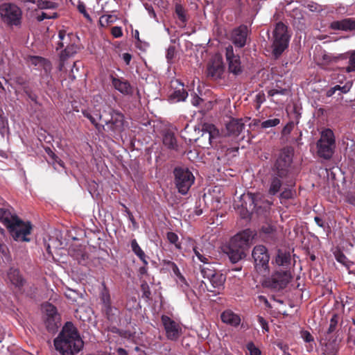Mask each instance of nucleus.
Instances as JSON below:
<instances>
[{"mask_svg": "<svg viewBox=\"0 0 355 355\" xmlns=\"http://www.w3.org/2000/svg\"><path fill=\"white\" fill-rule=\"evenodd\" d=\"M293 150L292 148H284L277 159L268 175V194L275 196L279 193L283 184V180L288 175L293 161Z\"/></svg>", "mask_w": 355, "mask_h": 355, "instance_id": "obj_1", "label": "nucleus"}, {"mask_svg": "<svg viewBox=\"0 0 355 355\" xmlns=\"http://www.w3.org/2000/svg\"><path fill=\"white\" fill-rule=\"evenodd\" d=\"M55 349L61 355H75L83 347L84 343L77 329L71 322H67L53 341Z\"/></svg>", "mask_w": 355, "mask_h": 355, "instance_id": "obj_2", "label": "nucleus"}, {"mask_svg": "<svg viewBox=\"0 0 355 355\" xmlns=\"http://www.w3.org/2000/svg\"><path fill=\"white\" fill-rule=\"evenodd\" d=\"M0 222L8 228L15 241H30L28 236L31 234L32 226L29 222H24L9 209L4 208H0Z\"/></svg>", "mask_w": 355, "mask_h": 355, "instance_id": "obj_3", "label": "nucleus"}, {"mask_svg": "<svg viewBox=\"0 0 355 355\" xmlns=\"http://www.w3.org/2000/svg\"><path fill=\"white\" fill-rule=\"evenodd\" d=\"M200 272L205 279L202 281V284L205 285V289L208 292L219 293L223 288L225 276L216 270L211 264L201 266Z\"/></svg>", "mask_w": 355, "mask_h": 355, "instance_id": "obj_4", "label": "nucleus"}, {"mask_svg": "<svg viewBox=\"0 0 355 355\" xmlns=\"http://www.w3.org/2000/svg\"><path fill=\"white\" fill-rule=\"evenodd\" d=\"M318 155L326 160L330 159L335 151L336 139L334 132L325 128L320 132V137L316 143Z\"/></svg>", "mask_w": 355, "mask_h": 355, "instance_id": "obj_5", "label": "nucleus"}, {"mask_svg": "<svg viewBox=\"0 0 355 355\" xmlns=\"http://www.w3.org/2000/svg\"><path fill=\"white\" fill-rule=\"evenodd\" d=\"M0 16L2 21L8 26H17L21 24L22 12L15 4L3 3L0 6Z\"/></svg>", "mask_w": 355, "mask_h": 355, "instance_id": "obj_6", "label": "nucleus"}, {"mask_svg": "<svg viewBox=\"0 0 355 355\" xmlns=\"http://www.w3.org/2000/svg\"><path fill=\"white\" fill-rule=\"evenodd\" d=\"M287 27L282 22L277 24L273 31L272 53L276 58L279 57L288 47V37L286 34Z\"/></svg>", "mask_w": 355, "mask_h": 355, "instance_id": "obj_7", "label": "nucleus"}, {"mask_svg": "<svg viewBox=\"0 0 355 355\" xmlns=\"http://www.w3.org/2000/svg\"><path fill=\"white\" fill-rule=\"evenodd\" d=\"M175 183L178 191L184 195L187 193L194 182V176L187 168L178 167L174 170Z\"/></svg>", "mask_w": 355, "mask_h": 355, "instance_id": "obj_8", "label": "nucleus"}, {"mask_svg": "<svg viewBox=\"0 0 355 355\" xmlns=\"http://www.w3.org/2000/svg\"><path fill=\"white\" fill-rule=\"evenodd\" d=\"M292 279L288 270H279L275 272L270 278L265 281L266 287L279 291L284 288Z\"/></svg>", "mask_w": 355, "mask_h": 355, "instance_id": "obj_9", "label": "nucleus"}, {"mask_svg": "<svg viewBox=\"0 0 355 355\" xmlns=\"http://www.w3.org/2000/svg\"><path fill=\"white\" fill-rule=\"evenodd\" d=\"M254 261L255 268L260 272H266L269 270L268 263L270 257L266 248L262 245L254 248L252 253Z\"/></svg>", "mask_w": 355, "mask_h": 355, "instance_id": "obj_10", "label": "nucleus"}, {"mask_svg": "<svg viewBox=\"0 0 355 355\" xmlns=\"http://www.w3.org/2000/svg\"><path fill=\"white\" fill-rule=\"evenodd\" d=\"M218 130L213 125H206L202 129V135L196 139L198 145L203 148L214 146L218 138Z\"/></svg>", "mask_w": 355, "mask_h": 355, "instance_id": "obj_11", "label": "nucleus"}, {"mask_svg": "<svg viewBox=\"0 0 355 355\" xmlns=\"http://www.w3.org/2000/svg\"><path fill=\"white\" fill-rule=\"evenodd\" d=\"M162 323L166 331V336L171 340H177L182 334V329L178 322L170 317L163 315L161 318Z\"/></svg>", "mask_w": 355, "mask_h": 355, "instance_id": "obj_12", "label": "nucleus"}, {"mask_svg": "<svg viewBox=\"0 0 355 355\" xmlns=\"http://www.w3.org/2000/svg\"><path fill=\"white\" fill-rule=\"evenodd\" d=\"M110 115L111 119L105 121L107 131L111 132L113 136H120L125 130L124 116L121 113L116 111H112Z\"/></svg>", "mask_w": 355, "mask_h": 355, "instance_id": "obj_13", "label": "nucleus"}, {"mask_svg": "<svg viewBox=\"0 0 355 355\" xmlns=\"http://www.w3.org/2000/svg\"><path fill=\"white\" fill-rule=\"evenodd\" d=\"M340 342L338 336L320 335V345L324 355H336Z\"/></svg>", "mask_w": 355, "mask_h": 355, "instance_id": "obj_14", "label": "nucleus"}, {"mask_svg": "<svg viewBox=\"0 0 355 355\" xmlns=\"http://www.w3.org/2000/svg\"><path fill=\"white\" fill-rule=\"evenodd\" d=\"M254 233L249 229L245 230L243 232L238 233L234 236L230 240V244L234 248H239L246 251L249 246L250 242L254 238Z\"/></svg>", "mask_w": 355, "mask_h": 355, "instance_id": "obj_15", "label": "nucleus"}, {"mask_svg": "<svg viewBox=\"0 0 355 355\" xmlns=\"http://www.w3.org/2000/svg\"><path fill=\"white\" fill-rule=\"evenodd\" d=\"M242 198L245 202V207L252 211L257 208H261L263 203H266V207L270 205L268 200L263 202V196L260 193H248L244 194Z\"/></svg>", "mask_w": 355, "mask_h": 355, "instance_id": "obj_16", "label": "nucleus"}, {"mask_svg": "<svg viewBox=\"0 0 355 355\" xmlns=\"http://www.w3.org/2000/svg\"><path fill=\"white\" fill-rule=\"evenodd\" d=\"M225 56L229 64V70L231 73L238 75L242 71L240 58L234 55L233 47L229 45L225 49Z\"/></svg>", "mask_w": 355, "mask_h": 355, "instance_id": "obj_17", "label": "nucleus"}, {"mask_svg": "<svg viewBox=\"0 0 355 355\" xmlns=\"http://www.w3.org/2000/svg\"><path fill=\"white\" fill-rule=\"evenodd\" d=\"M224 66L220 57H215L207 67V76L213 80L221 78Z\"/></svg>", "mask_w": 355, "mask_h": 355, "instance_id": "obj_18", "label": "nucleus"}, {"mask_svg": "<svg viewBox=\"0 0 355 355\" xmlns=\"http://www.w3.org/2000/svg\"><path fill=\"white\" fill-rule=\"evenodd\" d=\"M248 31V27L244 25L234 29L231 35L233 44L239 48L243 47L246 43Z\"/></svg>", "mask_w": 355, "mask_h": 355, "instance_id": "obj_19", "label": "nucleus"}, {"mask_svg": "<svg viewBox=\"0 0 355 355\" xmlns=\"http://www.w3.org/2000/svg\"><path fill=\"white\" fill-rule=\"evenodd\" d=\"M112 83L113 87L120 93L124 95H130L132 94V87L128 80L123 78L112 77Z\"/></svg>", "mask_w": 355, "mask_h": 355, "instance_id": "obj_20", "label": "nucleus"}, {"mask_svg": "<svg viewBox=\"0 0 355 355\" xmlns=\"http://www.w3.org/2000/svg\"><path fill=\"white\" fill-rule=\"evenodd\" d=\"M244 123L240 119H232L226 125L228 135L238 136L244 128Z\"/></svg>", "mask_w": 355, "mask_h": 355, "instance_id": "obj_21", "label": "nucleus"}, {"mask_svg": "<svg viewBox=\"0 0 355 355\" xmlns=\"http://www.w3.org/2000/svg\"><path fill=\"white\" fill-rule=\"evenodd\" d=\"M221 320L224 323L237 327L241 322V318L231 310H226L221 313Z\"/></svg>", "mask_w": 355, "mask_h": 355, "instance_id": "obj_22", "label": "nucleus"}, {"mask_svg": "<svg viewBox=\"0 0 355 355\" xmlns=\"http://www.w3.org/2000/svg\"><path fill=\"white\" fill-rule=\"evenodd\" d=\"M78 51V46L73 44L66 46L64 51L60 53V71H62L64 65V61L70 57H72Z\"/></svg>", "mask_w": 355, "mask_h": 355, "instance_id": "obj_23", "label": "nucleus"}, {"mask_svg": "<svg viewBox=\"0 0 355 355\" xmlns=\"http://www.w3.org/2000/svg\"><path fill=\"white\" fill-rule=\"evenodd\" d=\"M227 254L232 263H237L245 257V251L239 248L229 245Z\"/></svg>", "mask_w": 355, "mask_h": 355, "instance_id": "obj_24", "label": "nucleus"}, {"mask_svg": "<svg viewBox=\"0 0 355 355\" xmlns=\"http://www.w3.org/2000/svg\"><path fill=\"white\" fill-rule=\"evenodd\" d=\"M163 144L170 149L176 150L178 148L177 141L174 134L169 131L164 133L163 137Z\"/></svg>", "mask_w": 355, "mask_h": 355, "instance_id": "obj_25", "label": "nucleus"}, {"mask_svg": "<svg viewBox=\"0 0 355 355\" xmlns=\"http://www.w3.org/2000/svg\"><path fill=\"white\" fill-rule=\"evenodd\" d=\"M338 320L339 317L336 314H334L329 321L328 329L320 335L337 336Z\"/></svg>", "mask_w": 355, "mask_h": 355, "instance_id": "obj_26", "label": "nucleus"}, {"mask_svg": "<svg viewBox=\"0 0 355 355\" xmlns=\"http://www.w3.org/2000/svg\"><path fill=\"white\" fill-rule=\"evenodd\" d=\"M0 258L6 263H10L12 262V257L10 250L2 241H0Z\"/></svg>", "mask_w": 355, "mask_h": 355, "instance_id": "obj_27", "label": "nucleus"}, {"mask_svg": "<svg viewBox=\"0 0 355 355\" xmlns=\"http://www.w3.org/2000/svg\"><path fill=\"white\" fill-rule=\"evenodd\" d=\"M8 277L13 284L17 286L22 284L23 279L17 269L11 268L8 272Z\"/></svg>", "mask_w": 355, "mask_h": 355, "instance_id": "obj_28", "label": "nucleus"}, {"mask_svg": "<svg viewBox=\"0 0 355 355\" xmlns=\"http://www.w3.org/2000/svg\"><path fill=\"white\" fill-rule=\"evenodd\" d=\"M45 325L49 331H55L60 326V316L46 317Z\"/></svg>", "mask_w": 355, "mask_h": 355, "instance_id": "obj_29", "label": "nucleus"}, {"mask_svg": "<svg viewBox=\"0 0 355 355\" xmlns=\"http://www.w3.org/2000/svg\"><path fill=\"white\" fill-rule=\"evenodd\" d=\"M101 300L106 310L110 309L111 299L110 295L106 287H103L100 294Z\"/></svg>", "mask_w": 355, "mask_h": 355, "instance_id": "obj_30", "label": "nucleus"}, {"mask_svg": "<svg viewBox=\"0 0 355 355\" xmlns=\"http://www.w3.org/2000/svg\"><path fill=\"white\" fill-rule=\"evenodd\" d=\"M291 256L289 253L283 252L281 250L278 251L275 258V262L278 266H286L289 263Z\"/></svg>", "mask_w": 355, "mask_h": 355, "instance_id": "obj_31", "label": "nucleus"}, {"mask_svg": "<svg viewBox=\"0 0 355 355\" xmlns=\"http://www.w3.org/2000/svg\"><path fill=\"white\" fill-rule=\"evenodd\" d=\"M131 248L132 251L137 254L139 259L144 262L145 265L148 264L147 261L146 260V255L144 252L139 247L135 239L132 240L131 242Z\"/></svg>", "mask_w": 355, "mask_h": 355, "instance_id": "obj_32", "label": "nucleus"}, {"mask_svg": "<svg viewBox=\"0 0 355 355\" xmlns=\"http://www.w3.org/2000/svg\"><path fill=\"white\" fill-rule=\"evenodd\" d=\"M58 37L60 40V42L58 43V46L60 48L64 47L65 44L66 46L70 45L69 41L71 35L67 34L65 31L60 30L59 31Z\"/></svg>", "mask_w": 355, "mask_h": 355, "instance_id": "obj_33", "label": "nucleus"}, {"mask_svg": "<svg viewBox=\"0 0 355 355\" xmlns=\"http://www.w3.org/2000/svg\"><path fill=\"white\" fill-rule=\"evenodd\" d=\"M334 255L337 261L342 263L348 268L353 264V263L349 261L346 256L340 251H336L334 253Z\"/></svg>", "mask_w": 355, "mask_h": 355, "instance_id": "obj_34", "label": "nucleus"}, {"mask_svg": "<svg viewBox=\"0 0 355 355\" xmlns=\"http://www.w3.org/2000/svg\"><path fill=\"white\" fill-rule=\"evenodd\" d=\"M42 309L45 313V318L46 317L55 318V316H59V315L57 313L56 308L51 304H44L43 306Z\"/></svg>", "mask_w": 355, "mask_h": 355, "instance_id": "obj_35", "label": "nucleus"}, {"mask_svg": "<svg viewBox=\"0 0 355 355\" xmlns=\"http://www.w3.org/2000/svg\"><path fill=\"white\" fill-rule=\"evenodd\" d=\"M329 28L334 31H346V18L339 21H332Z\"/></svg>", "mask_w": 355, "mask_h": 355, "instance_id": "obj_36", "label": "nucleus"}, {"mask_svg": "<svg viewBox=\"0 0 355 355\" xmlns=\"http://www.w3.org/2000/svg\"><path fill=\"white\" fill-rule=\"evenodd\" d=\"M188 96L187 92L184 89L175 90L171 96L172 98L175 100L177 102L184 101Z\"/></svg>", "mask_w": 355, "mask_h": 355, "instance_id": "obj_37", "label": "nucleus"}, {"mask_svg": "<svg viewBox=\"0 0 355 355\" xmlns=\"http://www.w3.org/2000/svg\"><path fill=\"white\" fill-rule=\"evenodd\" d=\"M37 6L40 9H54L57 7L58 4L47 0H37Z\"/></svg>", "mask_w": 355, "mask_h": 355, "instance_id": "obj_38", "label": "nucleus"}, {"mask_svg": "<svg viewBox=\"0 0 355 355\" xmlns=\"http://www.w3.org/2000/svg\"><path fill=\"white\" fill-rule=\"evenodd\" d=\"M347 73L355 72V51L350 53L348 65L344 68Z\"/></svg>", "mask_w": 355, "mask_h": 355, "instance_id": "obj_39", "label": "nucleus"}, {"mask_svg": "<svg viewBox=\"0 0 355 355\" xmlns=\"http://www.w3.org/2000/svg\"><path fill=\"white\" fill-rule=\"evenodd\" d=\"M116 20V16L112 15H105L101 17L99 22L102 26H105L110 24L114 23Z\"/></svg>", "mask_w": 355, "mask_h": 355, "instance_id": "obj_40", "label": "nucleus"}, {"mask_svg": "<svg viewBox=\"0 0 355 355\" xmlns=\"http://www.w3.org/2000/svg\"><path fill=\"white\" fill-rule=\"evenodd\" d=\"M280 123V120L277 118L270 119L266 120L261 123V127L262 128L266 129L272 127H275L279 125Z\"/></svg>", "mask_w": 355, "mask_h": 355, "instance_id": "obj_41", "label": "nucleus"}, {"mask_svg": "<svg viewBox=\"0 0 355 355\" xmlns=\"http://www.w3.org/2000/svg\"><path fill=\"white\" fill-rule=\"evenodd\" d=\"M289 93V91L288 89H282V88H280V87H278L277 85L270 89L268 92V94L270 96H273L276 94H279V95H287Z\"/></svg>", "mask_w": 355, "mask_h": 355, "instance_id": "obj_42", "label": "nucleus"}, {"mask_svg": "<svg viewBox=\"0 0 355 355\" xmlns=\"http://www.w3.org/2000/svg\"><path fill=\"white\" fill-rule=\"evenodd\" d=\"M193 250L194 252V254L196 255V257L198 258V259L202 262L204 263L203 266H206L207 264H210L209 263V258L208 257H206L205 256H204L202 254H201V252L199 251V250L197 248H193Z\"/></svg>", "mask_w": 355, "mask_h": 355, "instance_id": "obj_43", "label": "nucleus"}, {"mask_svg": "<svg viewBox=\"0 0 355 355\" xmlns=\"http://www.w3.org/2000/svg\"><path fill=\"white\" fill-rule=\"evenodd\" d=\"M177 284L180 286L182 291L184 293H187L189 290V285L186 281L184 276L180 277L178 279H176Z\"/></svg>", "mask_w": 355, "mask_h": 355, "instance_id": "obj_44", "label": "nucleus"}, {"mask_svg": "<svg viewBox=\"0 0 355 355\" xmlns=\"http://www.w3.org/2000/svg\"><path fill=\"white\" fill-rule=\"evenodd\" d=\"M295 192L291 189H284V190L279 193L280 199H291L293 198Z\"/></svg>", "mask_w": 355, "mask_h": 355, "instance_id": "obj_45", "label": "nucleus"}, {"mask_svg": "<svg viewBox=\"0 0 355 355\" xmlns=\"http://www.w3.org/2000/svg\"><path fill=\"white\" fill-rule=\"evenodd\" d=\"M58 16L56 12H53L52 14H49L46 12H42L41 14L37 16V19L39 21H42L45 19H54Z\"/></svg>", "mask_w": 355, "mask_h": 355, "instance_id": "obj_46", "label": "nucleus"}, {"mask_svg": "<svg viewBox=\"0 0 355 355\" xmlns=\"http://www.w3.org/2000/svg\"><path fill=\"white\" fill-rule=\"evenodd\" d=\"M306 7L311 12H320L321 11L323 10L322 6H320L316 3H314V2H311V3H308Z\"/></svg>", "mask_w": 355, "mask_h": 355, "instance_id": "obj_47", "label": "nucleus"}, {"mask_svg": "<svg viewBox=\"0 0 355 355\" xmlns=\"http://www.w3.org/2000/svg\"><path fill=\"white\" fill-rule=\"evenodd\" d=\"M246 347L250 355H261V351L254 345L252 342L247 344Z\"/></svg>", "mask_w": 355, "mask_h": 355, "instance_id": "obj_48", "label": "nucleus"}, {"mask_svg": "<svg viewBox=\"0 0 355 355\" xmlns=\"http://www.w3.org/2000/svg\"><path fill=\"white\" fill-rule=\"evenodd\" d=\"M347 343L349 345V346L355 345V327H350L349 329Z\"/></svg>", "mask_w": 355, "mask_h": 355, "instance_id": "obj_49", "label": "nucleus"}, {"mask_svg": "<svg viewBox=\"0 0 355 355\" xmlns=\"http://www.w3.org/2000/svg\"><path fill=\"white\" fill-rule=\"evenodd\" d=\"M300 336H301V338L306 342V343H311V342H313V337L312 336V335L310 334V332H309L308 331H306V330H302L300 331Z\"/></svg>", "mask_w": 355, "mask_h": 355, "instance_id": "obj_50", "label": "nucleus"}, {"mask_svg": "<svg viewBox=\"0 0 355 355\" xmlns=\"http://www.w3.org/2000/svg\"><path fill=\"white\" fill-rule=\"evenodd\" d=\"M355 31V19L346 18V31Z\"/></svg>", "mask_w": 355, "mask_h": 355, "instance_id": "obj_51", "label": "nucleus"}, {"mask_svg": "<svg viewBox=\"0 0 355 355\" xmlns=\"http://www.w3.org/2000/svg\"><path fill=\"white\" fill-rule=\"evenodd\" d=\"M175 12L181 21H184L186 20L184 10L180 5L175 6Z\"/></svg>", "mask_w": 355, "mask_h": 355, "instance_id": "obj_52", "label": "nucleus"}, {"mask_svg": "<svg viewBox=\"0 0 355 355\" xmlns=\"http://www.w3.org/2000/svg\"><path fill=\"white\" fill-rule=\"evenodd\" d=\"M167 239L171 243L175 244L177 248H179L177 242L178 241V235L174 232H168Z\"/></svg>", "mask_w": 355, "mask_h": 355, "instance_id": "obj_53", "label": "nucleus"}, {"mask_svg": "<svg viewBox=\"0 0 355 355\" xmlns=\"http://www.w3.org/2000/svg\"><path fill=\"white\" fill-rule=\"evenodd\" d=\"M175 48L173 46H170L167 49L166 58L168 61H171L173 59L175 56Z\"/></svg>", "mask_w": 355, "mask_h": 355, "instance_id": "obj_54", "label": "nucleus"}, {"mask_svg": "<svg viewBox=\"0 0 355 355\" xmlns=\"http://www.w3.org/2000/svg\"><path fill=\"white\" fill-rule=\"evenodd\" d=\"M112 34L116 37H121L123 35L122 29L120 26H114L112 28Z\"/></svg>", "mask_w": 355, "mask_h": 355, "instance_id": "obj_55", "label": "nucleus"}, {"mask_svg": "<svg viewBox=\"0 0 355 355\" xmlns=\"http://www.w3.org/2000/svg\"><path fill=\"white\" fill-rule=\"evenodd\" d=\"M83 115L87 117L92 124H95L96 121V117L92 114L89 110H85L83 112Z\"/></svg>", "mask_w": 355, "mask_h": 355, "instance_id": "obj_56", "label": "nucleus"}, {"mask_svg": "<svg viewBox=\"0 0 355 355\" xmlns=\"http://www.w3.org/2000/svg\"><path fill=\"white\" fill-rule=\"evenodd\" d=\"M322 62H321L322 64H327L331 62L332 61L336 60V58H332L331 55L327 54V53H324L322 55Z\"/></svg>", "mask_w": 355, "mask_h": 355, "instance_id": "obj_57", "label": "nucleus"}, {"mask_svg": "<svg viewBox=\"0 0 355 355\" xmlns=\"http://www.w3.org/2000/svg\"><path fill=\"white\" fill-rule=\"evenodd\" d=\"M265 94L263 92H259L256 95V102L257 103V107H259L261 103L265 101Z\"/></svg>", "mask_w": 355, "mask_h": 355, "instance_id": "obj_58", "label": "nucleus"}, {"mask_svg": "<svg viewBox=\"0 0 355 355\" xmlns=\"http://www.w3.org/2000/svg\"><path fill=\"white\" fill-rule=\"evenodd\" d=\"M78 9L79 12L84 15L85 17H86L88 19H91L89 15L86 11L85 6L83 3L78 4Z\"/></svg>", "mask_w": 355, "mask_h": 355, "instance_id": "obj_59", "label": "nucleus"}, {"mask_svg": "<svg viewBox=\"0 0 355 355\" xmlns=\"http://www.w3.org/2000/svg\"><path fill=\"white\" fill-rule=\"evenodd\" d=\"M8 125L7 119L0 114V131L2 132Z\"/></svg>", "mask_w": 355, "mask_h": 355, "instance_id": "obj_60", "label": "nucleus"}, {"mask_svg": "<svg viewBox=\"0 0 355 355\" xmlns=\"http://www.w3.org/2000/svg\"><path fill=\"white\" fill-rule=\"evenodd\" d=\"M141 289L144 292V295L146 296V297H149L150 295V291L149 290V287L147 283H144L141 284Z\"/></svg>", "mask_w": 355, "mask_h": 355, "instance_id": "obj_61", "label": "nucleus"}, {"mask_svg": "<svg viewBox=\"0 0 355 355\" xmlns=\"http://www.w3.org/2000/svg\"><path fill=\"white\" fill-rule=\"evenodd\" d=\"M258 321H259V324H261L263 329H265L266 331L268 330V323L263 319V318L259 316Z\"/></svg>", "mask_w": 355, "mask_h": 355, "instance_id": "obj_62", "label": "nucleus"}, {"mask_svg": "<svg viewBox=\"0 0 355 355\" xmlns=\"http://www.w3.org/2000/svg\"><path fill=\"white\" fill-rule=\"evenodd\" d=\"M350 87H351V86L349 85L348 84H346L343 87L339 85V88H336V91L340 90L342 93L346 94L349 91Z\"/></svg>", "mask_w": 355, "mask_h": 355, "instance_id": "obj_63", "label": "nucleus"}, {"mask_svg": "<svg viewBox=\"0 0 355 355\" xmlns=\"http://www.w3.org/2000/svg\"><path fill=\"white\" fill-rule=\"evenodd\" d=\"M262 230L264 233L270 234L275 231V228L272 226L268 225L262 227Z\"/></svg>", "mask_w": 355, "mask_h": 355, "instance_id": "obj_64", "label": "nucleus"}]
</instances>
